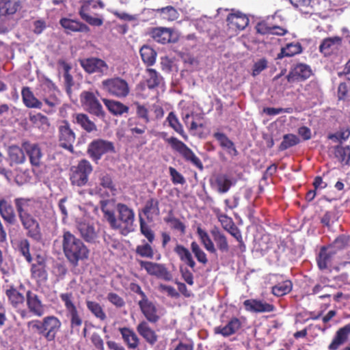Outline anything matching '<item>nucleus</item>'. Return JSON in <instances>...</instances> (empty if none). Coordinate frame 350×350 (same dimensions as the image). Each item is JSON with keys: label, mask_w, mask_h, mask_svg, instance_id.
Instances as JSON below:
<instances>
[{"label": "nucleus", "mask_w": 350, "mask_h": 350, "mask_svg": "<svg viewBox=\"0 0 350 350\" xmlns=\"http://www.w3.org/2000/svg\"><path fill=\"white\" fill-rule=\"evenodd\" d=\"M107 299L116 308H122L125 305L124 299L116 293H109Z\"/></svg>", "instance_id": "64"}, {"label": "nucleus", "mask_w": 350, "mask_h": 350, "mask_svg": "<svg viewBox=\"0 0 350 350\" xmlns=\"http://www.w3.org/2000/svg\"><path fill=\"white\" fill-rule=\"evenodd\" d=\"M103 103L109 112L114 116H122L129 111V107L120 101L103 99Z\"/></svg>", "instance_id": "39"}, {"label": "nucleus", "mask_w": 350, "mask_h": 350, "mask_svg": "<svg viewBox=\"0 0 350 350\" xmlns=\"http://www.w3.org/2000/svg\"><path fill=\"white\" fill-rule=\"evenodd\" d=\"M350 136V129L347 127L340 128L339 131L334 133L328 135L327 138L334 142L342 143L349 139Z\"/></svg>", "instance_id": "56"}, {"label": "nucleus", "mask_w": 350, "mask_h": 350, "mask_svg": "<svg viewBox=\"0 0 350 350\" xmlns=\"http://www.w3.org/2000/svg\"><path fill=\"white\" fill-rule=\"evenodd\" d=\"M152 243L153 242L143 240L142 244L136 246L135 250V254L141 258L153 259L154 256V250L152 245Z\"/></svg>", "instance_id": "41"}, {"label": "nucleus", "mask_w": 350, "mask_h": 350, "mask_svg": "<svg viewBox=\"0 0 350 350\" xmlns=\"http://www.w3.org/2000/svg\"><path fill=\"white\" fill-rule=\"evenodd\" d=\"M191 250L200 263H202L203 265L207 264L208 258L206 254L202 250L196 241H192L191 243Z\"/></svg>", "instance_id": "55"}, {"label": "nucleus", "mask_w": 350, "mask_h": 350, "mask_svg": "<svg viewBox=\"0 0 350 350\" xmlns=\"http://www.w3.org/2000/svg\"><path fill=\"white\" fill-rule=\"evenodd\" d=\"M100 185L104 189H108L111 192L116 191L115 185L112 180L111 176L108 174H101L99 177Z\"/></svg>", "instance_id": "62"}, {"label": "nucleus", "mask_w": 350, "mask_h": 350, "mask_svg": "<svg viewBox=\"0 0 350 350\" xmlns=\"http://www.w3.org/2000/svg\"><path fill=\"white\" fill-rule=\"evenodd\" d=\"M28 329L47 342L54 341L60 332L62 322L55 315H48L42 319H33L27 323Z\"/></svg>", "instance_id": "4"}, {"label": "nucleus", "mask_w": 350, "mask_h": 350, "mask_svg": "<svg viewBox=\"0 0 350 350\" xmlns=\"http://www.w3.org/2000/svg\"><path fill=\"white\" fill-rule=\"evenodd\" d=\"M21 8L19 0H0V31H8L9 27L5 25L4 17L13 16Z\"/></svg>", "instance_id": "16"}, {"label": "nucleus", "mask_w": 350, "mask_h": 350, "mask_svg": "<svg viewBox=\"0 0 350 350\" xmlns=\"http://www.w3.org/2000/svg\"><path fill=\"white\" fill-rule=\"evenodd\" d=\"M235 184L234 179L228 174H219L211 181V187L219 193H227L231 187Z\"/></svg>", "instance_id": "26"}, {"label": "nucleus", "mask_w": 350, "mask_h": 350, "mask_svg": "<svg viewBox=\"0 0 350 350\" xmlns=\"http://www.w3.org/2000/svg\"><path fill=\"white\" fill-rule=\"evenodd\" d=\"M349 241L350 236L342 234L338 236L329 246H331V248L336 250V251L341 250L349 245Z\"/></svg>", "instance_id": "58"}, {"label": "nucleus", "mask_w": 350, "mask_h": 350, "mask_svg": "<svg viewBox=\"0 0 350 350\" xmlns=\"http://www.w3.org/2000/svg\"><path fill=\"white\" fill-rule=\"evenodd\" d=\"M174 251L177 254L181 262L189 267L193 271H196L195 268L196 263L188 248L183 245L177 244L175 246Z\"/></svg>", "instance_id": "35"}, {"label": "nucleus", "mask_w": 350, "mask_h": 350, "mask_svg": "<svg viewBox=\"0 0 350 350\" xmlns=\"http://www.w3.org/2000/svg\"><path fill=\"white\" fill-rule=\"evenodd\" d=\"M148 78L146 84L149 89H153L157 87L160 83V77L157 72L153 68L147 69Z\"/></svg>", "instance_id": "59"}, {"label": "nucleus", "mask_w": 350, "mask_h": 350, "mask_svg": "<svg viewBox=\"0 0 350 350\" xmlns=\"http://www.w3.org/2000/svg\"><path fill=\"white\" fill-rule=\"evenodd\" d=\"M226 22L230 29L242 31L247 27L250 20L245 14L232 9L226 18Z\"/></svg>", "instance_id": "20"}, {"label": "nucleus", "mask_w": 350, "mask_h": 350, "mask_svg": "<svg viewBox=\"0 0 350 350\" xmlns=\"http://www.w3.org/2000/svg\"><path fill=\"white\" fill-rule=\"evenodd\" d=\"M137 262L141 269H144L149 275L154 276L165 281H170L172 279L171 273L164 264L143 260H137Z\"/></svg>", "instance_id": "12"}, {"label": "nucleus", "mask_w": 350, "mask_h": 350, "mask_svg": "<svg viewBox=\"0 0 350 350\" xmlns=\"http://www.w3.org/2000/svg\"><path fill=\"white\" fill-rule=\"evenodd\" d=\"M214 138L218 141L219 145L223 148L228 150L229 153L237 155V150L234 143L223 133L217 132L213 134Z\"/></svg>", "instance_id": "47"}, {"label": "nucleus", "mask_w": 350, "mask_h": 350, "mask_svg": "<svg viewBox=\"0 0 350 350\" xmlns=\"http://www.w3.org/2000/svg\"><path fill=\"white\" fill-rule=\"evenodd\" d=\"M139 230L141 234L146 237L149 242H154L155 239V233L151 228L150 226L145 221V219L139 215Z\"/></svg>", "instance_id": "53"}, {"label": "nucleus", "mask_w": 350, "mask_h": 350, "mask_svg": "<svg viewBox=\"0 0 350 350\" xmlns=\"http://www.w3.org/2000/svg\"><path fill=\"white\" fill-rule=\"evenodd\" d=\"M59 24L65 29L66 33L72 32L88 33L90 31V28L88 25L76 19L66 17L62 18L59 20Z\"/></svg>", "instance_id": "24"}, {"label": "nucleus", "mask_w": 350, "mask_h": 350, "mask_svg": "<svg viewBox=\"0 0 350 350\" xmlns=\"http://www.w3.org/2000/svg\"><path fill=\"white\" fill-rule=\"evenodd\" d=\"M5 295L10 304L15 308L21 306L26 299V296L25 297L14 286H10V288L7 289Z\"/></svg>", "instance_id": "42"}, {"label": "nucleus", "mask_w": 350, "mask_h": 350, "mask_svg": "<svg viewBox=\"0 0 350 350\" xmlns=\"http://www.w3.org/2000/svg\"><path fill=\"white\" fill-rule=\"evenodd\" d=\"M26 305L28 312L33 316L42 317L46 311V306L40 296L29 290L26 292Z\"/></svg>", "instance_id": "17"}, {"label": "nucleus", "mask_w": 350, "mask_h": 350, "mask_svg": "<svg viewBox=\"0 0 350 350\" xmlns=\"http://www.w3.org/2000/svg\"><path fill=\"white\" fill-rule=\"evenodd\" d=\"M294 8L298 9L303 14H312L314 12L311 5V0H289Z\"/></svg>", "instance_id": "54"}, {"label": "nucleus", "mask_w": 350, "mask_h": 350, "mask_svg": "<svg viewBox=\"0 0 350 350\" xmlns=\"http://www.w3.org/2000/svg\"><path fill=\"white\" fill-rule=\"evenodd\" d=\"M241 327V321L239 318L234 317L228 321L226 325L215 327L213 332L215 334H219L223 337L227 338L238 332Z\"/></svg>", "instance_id": "23"}, {"label": "nucleus", "mask_w": 350, "mask_h": 350, "mask_svg": "<svg viewBox=\"0 0 350 350\" xmlns=\"http://www.w3.org/2000/svg\"><path fill=\"white\" fill-rule=\"evenodd\" d=\"M165 141L170 145L172 150L177 152L186 162L190 163L200 170H203L204 167L201 160L184 142L175 137L166 138Z\"/></svg>", "instance_id": "6"}, {"label": "nucleus", "mask_w": 350, "mask_h": 350, "mask_svg": "<svg viewBox=\"0 0 350 350\" xmlns=\"http://www.w3.org/2000/svg\"><path fill=\"white\" fill-rule=\"evenodd\" d=\"M80 100L84 109L89 113L101 119L105 118L103 107L94 93L89 91L82 92Z\"/></svg>", "instance_id": "9"}, {"label": "nucleus", "mask_w": 350, "mask_h": 350, "mask_svg": "<svg viewBox=\"0 0 350 350\" xmlns=\"http://www.w3.org/2000/svg\"><path fill=\"white\" fill-rule=\"evenodd\" d=\"M142 212L148 221H152L154 217L160 215L159 200L155 198H149L142 208Z\"/></svg>", "instance_id": "33"}, {"label": "nucleus", "mask_w": 350, "mask_h": 350, "mask_svg": "<svg viewBox=\"0 0 350 350\" xmlns=\"http://www.w3.org/2000/svg\"><path fill=\"white\" fill-rule=\"evenodd\" d=\"M21 96L23 102L27 107L35 109L42 108V102L35 97L30 88L23 87L21 90Z\"/></svg>", "instance_id": "38"}, {"label": "nucleus", "mask_w": 350, "mask_h": 350, "mask_svg": "<svg viewBox=\"0 0 350 350\" xmlns=\"http://www.w3.org/2000/svg\"><path fill=\"white\" fill-rule=\"evenodd\" d=\"M167 121L168 122L169 126L173 129L177 133H178L183 139H187L188 136L185 133L183 126L178 120L176 114L171 111L169 113L167 117Z\"/></svg>", "instance_id": "50"}, {"label": "nucleus", "mask_w": 350, "mask_h": 350, "mask_svg": "<svg viewBox=\"0 0 350 350\" xmlns=\"http://www.w3.org/2000/svg\"><path fill=\"white\" fill-rule=\"evenodd\" d=\"M134 105L136 108V115L137 118L144 120L146 124L150 122L149 111L148 108L139 102H135Z\"/></svg>", "instance_id": "61"}, {"label": "nucleus", "mask_w": 350, "mask_h": 350, "mask_svg": "<svg viewBox=\"0 0 350 350\" xmlns=\"http://www.w3.org/2000/svg\"><path fill=\"white\" fill-rule=\"evenodd\" d=\"M336 254V250L331 248V246H322L316 258L319 269L320 270L327 269L331 265Z\"/></svg>", "instance_id": "25"}, {"label": "nucleus", "mask_w": 350, "mask_h": 350, "mask_svg": "<svg viewBox=\"0 0 350 350\" xmlns=\"http://www.w3.org/2000/svg\"><path fill=\"white\" fill-rule=\"evenodd\" d=\"M58 64L62 66L63 68L64 79L65 83L68 86H71L72 85V77L70 74V70L71 69V66L63 59L59 60Z\"/></svg>", "instance_id": "63"}, {"label": "nucleus", "mask_w": 350, "mask_h": 350, "mask_svg": "<svg viewBox=\"0 0 350 350\" xmlns=\"http://www.w3.org/2000/svg\"><path fill=\"white\" fill-rule=\"evenodd\" d=\"M163 220L170 225L172 230L179 232L180 234L186 233V225L174 216L172 211H169L167 216L165 217Z\"/></svg>", "instance_id": "43"}, {"label": "nucleus", "mask_w": 350, "mask_h": 350, "mask_svg": "<svg viewBox=\"0 0 350 350\" xmlns=\"http://www.w3.org/2000/svg\"><path fill=\"white\" fill-rule=\"evenodd\" d=\"M341 44L342 38L339 36L327 38L322 40L319 46V51L325 57L330 56L338 50Z\"/></svg>", "instance_id": "27"}, {"label": "nucleus", "mask_w": 350, "mask_h": 350, "mask_svg": "<svg viewBox=\"0 0 350 350\" xmlns=\"http://www.w3.org/2000/svg\"><path fill=\"white\" fill-rule=\"evenodd\" d=\"M107 201H101L100 209L111 228L115 230H121L122 233L124 234L133 232L135 220L134 211L125 204L118 203L116 206L118 212L116 218L114 212L107 208Z\"/></svg>", "instance_id": "2"}, {"label": "nucleus", "mask_w": 350, "mask_h": 350, "mask_svg": "<svg viewBox=\"0 0 350 350\" xmlns=\"http://www.w3.org/2000/svg\"><path fill=\"white\" fill-rule=\"evenodd\" d=\"M72 118V122L79 125L86 132L92 133L98 131L96 124L90 120L87 114L83 113H75Z\"/></svg>", "instance_id": "34"}, {"label": "nucleus", "mask_w": 350, "mask_h": 350, "mask_svg": "<svg viewBox=\"0 0 350 350\" xmlns=\"http://www.w3.org/2000/svg\"><path fill=\"white\" fill-rule=\"evenodd\" d=\"M115 152L113 143L103 139H94L87 149L88 154L95 163H98L104 154Z\"/></svg>", "instance_id": "10"}, {"label": "nucleus", "mask_w": 350, "mask_h": 350, "mask_svg": "<svg viewBox=\"0 0 350 350\" xmlns=\"http://www.w3.org/2000/svg\"><path fill=\"white\" fill-rule=\"evenodd\" d=\"M273 16H267L258 21L254 27L256 33L262 36H283L288 32L286 28L273 24Z\"/></svg>", "instance_id": "13"}, {"label": "nucleus", "mask_w": 350, "mask_h": 350, "mask_svg": "<svg viewBox=\"0 0 350 350\" xmlns=\"http://www.w3.org/2000/svg\"><path fill=\"white\" fill-rule=\"evenodd\" d=\"M311 75L310 67L307 64L299 63L291 69L286 75V79L289 83L303 81L308 79Z\"/></svg>", "instance_id": "21"}, {"label": "nucleus", "mask_w": 350, "mask_h": 350, "mask_svg": "<svg viewBox=\"0 0 350 350\" xmlns=\"http://www.w3.org/2000/svg\"><path fill=\"white\" fill-rule=\"evenodd\" d=\"M154 12L158 17L167 21H174L179 17L177 10L172 5L154 10Z\"/></svg>", "instance_id": "40"}, {"label": "nucleus", "mask_w": 350, "mask_h": 350, "mask_svg": "<svg viewBox=\"0 0 350 350\" xmlns=\"http://www.w3.org/2000/svg\"><path fill=\"white\" fill-rule=\"evenodd\" d=\"M58 142L60 147L72 152L76 135L67 120H62L57 126Z\"/></svg>", "instance_id": "11"}, {"label": "nucleus", "mask_w": 350, "mask_h": 350, "mask_svg": "<svg viewBox=\"0 0 350 350\" xmlns=\"http://www.w3.org/2000/svg\"><path fill=\"white\" fill-rule=\"evenodd\" d=\"M335 157L342 164H350V146L337 145L333 147Z\"/></svg>", "instance_id": "45"}, {"label": "nucleus", "mask_w": 350, "mask_h": 350, "mask_svg": "<svg viewBox=\"0 0 350 350\" xmlns=\"http://www.w3.org/2000/svg\"><path fill=\"white\" fill-rule=\"evenodd\" d=\"M93 170L92 165L87 159H81L76 166L70 169V180L72 185L82 187L88 181V177Z\"/></svg>", "instance_id": "8"}, {"label": "nucleus", "mask_w": 350, "mask_h": 350, "mask_svg": "<svg viewBox=\"0 0 350 350\" xmlns=\"http://www.w3.org/2000/svg\"><path fill=\"white\" fill-rule=\"evenodd\" d=\"M139 53L143 62L148 66H152L156 61L157 52L148 45H143Z\"/></svg>", "instance_id": "46"}, {"label": "nucleus", "mask_w": 350, "mask_h": 350, "mask_svg": "<svg viewBox=\"0 0 350 350\" xmlns=\"http://www.w3.org/2000/svg\"><path fill=\"white\" fill-rule=\"evenodd\" d=\"M7 152L8 161L10 166L23 164L26 161L25 154L23 148L18 146H9Z\"/></svg>", "instance_id": "32"}, {"label": "nucleus", "mask_w": 350, "mask_h": 350, "mask_svg": "<svg viewBox=\"0 0 350 350\" xmlns=\"http://www.w3.org/2000/svg\"><path fill=\"white\" fill-rule=\"evenodd\" d=\"M293 288V283L289 280L278 282L271 288V293L277 297H282L289 293Z\"/></svg>", "instance_id": "48"}, {"label": "nucleus", "mask_w": 350, "mask_h": 350, "mask_svg": "<svg viewBox=\"0 0 350 350\" xmlns=\"http://www.w3.org/2000/svg\"><path fill=\"white\" fill-rule=\"evenodd\" d=\"M138 306L140 310L147 322L150 323H157L161 319V315L159 312L157 306L148 298L140 299L138 301Z\"/></svg>", "instance_id": "19"}, {"label": "nucleus", "mask_w": 350, "mask_h": 350, "mask_svg": "<svg viewBox=\"0 0 350 350\" xmlns=\"http://www.w3.org/2000/svg\"><path fill=\"white\" fill-rule=\"evenodd\" d=\"M29 120L31 124L39 129H44L49 126V120L46 116L40 113L29 116Z\"/></svg>", "instance_id": "57"}, {"label": "nucleus", "mask_w": 350, "mask_h": 350, "mask_svg": "<svg viewBox=\"0 0 350 350\" xmlns=\"http://www.w3.org/2000/svg\"><path fill=\"white\" fill-rule=\"evenodd\" d=\"M102 87L109 95L118 98H126L130 93L128 82L120 77L103 80Z\"/></svg>", "instance_id": "7"}, {"label": "nucleus", "mask_w": 350, "mask_h": 350, "mask_svg": "<svg viewBox=\"0 0 350 350\" xmlns=\"http://www.w3.org/2000/svg\"><path fill=\"white\" fill-rule=\"evenodd\" d=\"M18 249L25 260L29 263L31 262L33 259L30 254L29 241L26 239L21 240L18 244Z\"/></svg>", "instance_id": "60"}, {"label": "nucleus", "mask_w": 350, "mask_h": 350, "mask_svg": "<svg viewBox=\"0 0 350 350\" xmlns=\"http://www.w3.org/2000/svg\"><path fill=\"white\" fill-rule=\"evenodd\" d=\"M350 335V324L345 325L342 327L339 328L331 343L328 346L329 350H337L339 347L344 345L349 339Z\"/></svg>", "instance_id": "28"}, {"label": "nucleus", "mask_w": 350, "mask_h": 350, "mask_svg": "<svg viewBox=\"0 0 350 350\" xmlns=\"http://www.w3.org/2000/svg\"><path fill=\"white\" fill-rule=\"evenodd\" d=\"M59 297L64 303L66 317L69 319L71 332H79L83 324V319L76 304L73 293L72 292L63 293L59 295Z\"/></svg>", "instance_id": "5"}, {"label": "nucleus", "mask_w": 350, "mask_h": 350, "mask_svg": "<svg viewBox=\"0 0 350 350\" xmlns=\"http://www.w3.org/2000/svg\"><path fill=\"white\" fill-rule=\"evenodd\" d=\"M210 232L216 249L221 253H228L230 251V245L224 233L217 227H214Z\"/></svg>", "instance_id": "29"}, {"label": "nucleus", "mask_w": 350, "mask_h": 350, "mask_svg": "<svg viewBox=\"0 0 350 350\" xmlns=\"http://www.w3.org/2000/svg\"><path fill=\"white\" fill-rule=\"evenodd\" d=\"M300 142L299 138L295 134H285L283 136L282 141L278 147L280 151L286 150L293 146L297 145Z\"/></svg>", "instance_id": "51"}, {"label": "nucleus", "mask_w": 350, "mask_h": 350, "mask_svg": "<svg viewBox=\"0 0 350 350\" xmlns=\"http://www.w3.org/2000/svg\"><path fill=\"white\" fill-rule=\"evenodd\" d=\"M197 234L204 247L211 254H216L217 249L214 245L213 240L210 238L207 232L198 226L197 228Z\"/></svg>", "instance_id": "44"}, {"label": "nucleus", "mask_w": 350, "mask_h": 350, "mask_svg": "<svg viewBox=\"0 0 350 350\" xmlns=\"http://www.w3.org/2000/svg\"><path fill=\"white\" fill-rule=\"evenodd\" d=\"M81 66L85 72L91 74H97L101 77L107 75L109 70V66L103 59L91 57L81 59L79 60Z\"/></svg>", "instance_id": "14"}, {"label": "nucleus", "mask_w": 350, "mask_h": 350, "mask_svg": "<svg viewBox=\"0 0 350 350\" xmlns=\"http://www.w3.org/2000/svg\"><path fill=\"white\" fill-rule=\"evenodd\" d=\"M88 310L98 319L104 321L107 319V315L100 304L94 301L87 300L85 301Z\"/></svg>", "instance_id": "49"}, {"label": "nucleus", "mask_w": 350, "mask_h": 350, "mask_svg": "<svg viewBox=\"0 0 350 350\" xmlns=\"http://www.w3.org/2000/svg\"><path fill=\"white\" fill-rule=\"evenodd\" d=\"M31 277L38 282H44L48 279L46 266L31 265Z\"/></svg>", "instance_id": "52"}, {"label": "nucleus", "mask_w": 350, "mask_h": 350, "mask_svg": "<svg viewBox=\"0 0 350 350\" xmlns=\"http://www.w3.org/2000/svg\"><path fill=\"white\" fill-rule=\"evenodd\" d=\"M150 37L157 42L165 44L174 43L178 40L177 36L174 34L171 28L158 27L152 28L150 31Z\"/></svg>", "instance_id": "18"}, {"label": "nucleus", "mask_w": 350, "mask_h": 350, "mask_svg": "<svg viewBox=\"0 0 350 350\" xmlns=\"http://www.w3.org/2000/svg\"><path fill=\"white\" fill-rule=\"evenodd\" d=\"M62 245L65 257L74 267H77L79 261L89 258L90 250L80 239L69 231L64 232Z\"/></svg>", "instance_id": "3"}, {"label": "nucleus", "mask_w": 350, "mask_h": 350, "mask_svg": "<svg viewBox=\"0 0 350 350\" xmlns=\"http://www.w3.org/2000/svg\"><path fill=\"white\" fill-rule=\"evenodd\" d=\"M77 229L81 237L88 243H95L98 237L97 232L93 225L89 223L80 222L78 224Z\"/></svg>", "instance_id": "37"}, {"label": "nucleus", "mask_w": 350, "mask_h": 350, "mask_svg": "<svg viewBox=\"0 0 350 350\" xmlns=\"http://www.w3.org/2000/svg\"><path fill=\"white\" fill-rule=\"evenodd\" d=\"M14 204L5 198H0V216L5 225H14L18 217L26 235L37 241L41 240V204L33 198L18 197L14 199Z\"/></svg>", "instance_id": "1"}, {"label": "nucleus", "mask_w": 350, "mask_h": 350, "mask_svg": "<svg viewBox=\"0 0 350 350\" xmlns=\"http://www.w3.org/2000/svg\"><path fill=\"white\" fill-rule=\"evenodd\" d=\"M83 3L80 6L78 14L81 18L92 26L100 27L103 24V20L100 18L92 16L90 14V8H97V4L101 8L104 7V4L101 1L93 3V0H81Z\"/></svg>", "instance_id": "15"}, {"label": "nucleus", "mask_w": 350, "mask_h": 350, "mask_svg": "<svg viewBox=\"0 0 350 350\" xmlns=\"http://www.w3.org/2000/svg\"><path fill=\"white\" fill-rule=\"evenodd\" d=\"M243 306L247 311L255 313L271 312L275 310L274 305L256 299L244 301Z\"/></svg>", "instance_id": "22"}, {"label": "nucleus", "mask_w": 350, "mask_h": 350, "mask_svg": "<svg viewBox=\"0 0 350 350\" xmlns=\"http://www.w3.org/2000/svg\"><path fill=\"white\" fill-rule=\"evenodd\" d=\"M124 342L129 349H135L139 344V339L136 333L131 328L123 327L118 329Z\"/></svg>", "instance_id": "36"}, {"label": "nucleus", "mask_w": 350, "mask_h": 350, "mask_svg": "<svg viewBox=\"0 0 350 350\" xmlns=\"http://www.w3.org/2000/svg\"><path fill=\"white\" fill-rule=\"evenodd\" d=\"M138 334L150 345H154L157 340L158 336L155 331L152 329L146 321H141L136 327Z\"/></svg>", "instance_id": "30"}, {"label": "nucleus", "mask_w": 350, "mask_h": 350, "mask_svg": "<svg viewBox=\"0 0 350 350\" xmlns=\"http://www.w3.org/2000/svg\"><path fill=\"white\" fill-rule=\"evenodd\" d=\"M23 147L29 157V161L33 166L39 167L41 164L42 154L38 144L25 142L23 143Z\"/></svg>", "instance_id": "31"}]
</instances>
